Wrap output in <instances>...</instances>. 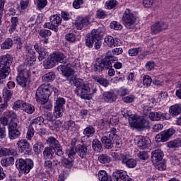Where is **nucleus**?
Instances as JSON below:
<instances>
[{"instance_id":"obj_1","label":"nucleus","mask_w":181,"mask_h":181,"mask_svg":"<svg viewBox=\"0 0 181 181\" xmlns=\"http://www.w3.org/2000/svg\"><path fill=\"white\" fill-rule=\"evenodd\" d=\"M52 94H54L56 97L54 98L55 106L54 115L56 118H60V117H63V114L64 112V104H66V99L59 97L60 91H59L58 88L53 86H50L49 83L41 84L36 91V101L38 104L45 105V104L49 101V98Z\"/></svg>"},{"instance_id":"obj_2","label":"nucleus","mask_w":181,"mask_h":181,"mask_svg":"<svg viewBox=\"0 0 181 181\" xmlns=\"http://www.w3.org/2000/svg\"><path fill=\"white\" fill-rule=\"evenodd\" d=\"M104 33L100 29H93L90 33L87 34L86 36V46L91 48L95 46V49L98 50L103 45V37Z\"/></svg>"},{"instance_id":"obj_3","label":"nucleus","mask_w":181,"mask_h":181,"mask_svg":"<svg viewBox=\"0 0 181 181\" xmlns=\"http://www.w3.org/2000/svg\"><path fill=\"white\" fill-rule=\"evenodd\" d=\"M122 115L124 117V118H127L129 119V125H130L131 128H136V129L149 128L148 120L144 119V117L132 115L131 111H127L126 112L123 113Z\"/></svg>"},{"instance_id":"obj_4","label":"nucleus","mask_w":181,"mask_h":181,"mask_svg":"<svg viewBox=\"0 0 181 181\" xmlns=\"http://www.w3.org/2000/svg\"><path fill=\"white\" fill-rule=\"evenodd\" d=\"M18 71L16 81L18 86L24 90H28L30 87V68L25 65H20L18 67Z\"/></svg>"},{"instance_id":"obj_5","label":"nucleus","mask_w":181,"mask_h":181,"mask_svg":"<svg viewBox=\"0 0 181 181\" xmlns=\"http://www.w3.org/2000/svg\"><path fill=\"white\" fill-rule=\"evenodd\" d=\"M117 132L118 130L115 127H112L110 129V132L107 133V136L101 137V142L103 144L106 149H112V148H114V144H116L117 147L121 146L119 136L117 134Z\"/></svg>"},{"instance_id":"obj_6","label":"nucleus","mask_w":181,"mask_h":181,"mask_svg":"<svg viewBox=\"0 0 181 181\" xmlns=\"http://www.w3.org/2000/svg\"><path fill=\"white\" fill-rule=\"evenodd\" d=\"M33 160L30 158H18L16 160V168L19 170L20 173L28 175L32 169H33Z\"/></svg>"},{"instance_id":"obj_7","label":"nucleus","mask_w":181,"mask_h":181,"mask_svg":"<svg viewBox=\"0 0 181 181\" xmlns=\"http://www.w3.org/2000/svg\"><path fill=\"white\" fill-rule=\"evenodd\" d=\"M25 54L26 56L25 61L21 66H25V67H33L36 64V52L35 49L31 46L30 44H26L24 47Z\"/></svg>"},{"instance_id":"obj_8","label":"nucleus","mask_w":181,"mask_h":181,"mask_svg":"<svg viewBox=\"0 0 181 181\" xmlns=\"http://www.w3.org/2000/svg\"><path fill=\"white\" fill-rule=\"evenodd\" d=\"M112 156L114 159H116V160H121L122 165H125V166L129 169H134V168L136 167V160L129 158L123 153H113Z\"/></svg>"},{"instance_id":"obj_9","label":"nucleus","mask_w":181,"mask_h":181,"mask_svg":"<svg viewBox=\"0 0 181 181\" xmlns=\"http://www.w3.org/2000/svg\"><path fill=\"white\" fill-rule=\"evenodd\" d=\"M47 144L49 146L48 148L53 149L57 156H63L64 155L63 147H62L60 142L54 136H49L47 140Z\"/></svg>"},{"instance_id":"obj_10","label":"nucleus","mask_w":181,"mask_h":181,"mask_svg":"<svg viewBox=\"0 0 181 181\" xmlns=\"http://www.w3.org/2000/svg\"><path fill=\"white\" fill-rule=\"evenodd\" d=\"M122 19L123 22L124 23V26L127 28V29H131L135 26V22H136V16L133 14L129 9L127 8L123 14Z\"/></svg>"},{"instance_id":"obj_11","label":"nucleus","mask_w":181,"mask_h":181,"mask_svg":"<svg viewBox=\"0 0 181 181\" xmlns=\"http://www.w3.org/2000/svg\"><path fill=\"white\" fill-rule=\"evenodd\" d=\"M10 139H18L21 136V132L18 129V120H11L8 127Z\"/></svg>"},{"instance_id":"obj_12","label":"nucleus","mask_w":181,"mask_h":181,"mask_svg":"<svg viewBox=\"0 0 181 181\" xmlns=\"http://www.w3.org/2000/svg\"><path fill=\"white\" fill-rule=\"evenodd\" d=\"M175 134H176V129H175L173 127H171L157 134L156 136V139H157L158 142H166L167 141H169L170 136H173Z\"/></svg>"},{"instance_id":"obj_13","label":"nucleus","mask_w":181,"mask_h":181,"mask_svg":"<svg viewBox=\"0 0 181 181\" xmlns=\"http://www.w3.org/2000/svg\"><path fill=\"white\" fill-rule=\"evenodd\" d=\"M74 93L78 97H80L83 100H87L90 94H91L90 85L87 83H83L79 88L75 89Z\"/></svg>"},{"instance_id":"obj_14","label":"nucleus","mask_w":181,"mask_h":181,"mask_svg":"<svg viewBox=\"0 0 181 181\" xmlns=\"http://www.w3.org/2000/svg\"><path fill=\"white\" fill-rule=\"evenodd\" d=\"M59 70L62 71L63 76L66 77L69 81L74 80V69L70 66V65H60Z\"/></svg>"},{"instance_id":"obj_15","label":"nucleus","mask_w":181,"mask_h":181,"mask_svg":"<svg viewBox=\"0 0 181 181\" xmlns=\"http://www.w3.org/2000/svg\"><path fill=\"white\" fill-rule=\"evenodd\" d=\"M100 62L103 66H105V70H108L112 67V63L118 62V57H115L112 54L107 52L105 57L100 59Z\"/></svg>"},{"instance_id":"obj_16","label":"nucleus","mask_w":181,"mask_h":181,"mask_svg":"<svg viewBox=\"0 0 181 181\" xmlns=\"http://www.w3.org/2000/svg\"><path fill=\"white\" fill-rule=\"evenodd\" d=\"M17 146L21 153H23L24 155H30V153H32V148L26 139L18 141Z\"/></svg>"},{"instance_id":"obj_17","label":"nucleus","mask_w":181,"mask_h":181,"mask_svg":"<svg viewBox=\"0 0 181 181\" xmlns=\"http://www.w3.org/2000/svg\"><path fill=\"white\" fill-rule=\"evenodd\" d=\"M168 28H169V25L168 23L163 21L157 22L151 25V33L153 35H157V33H160V32L166 30Z\"/></svg>"},{"instance_id":"obj_18","label":"nucleus","mask_w":181,"mask_h":181,"mask_svg":"<svg viewBox=\"0 0 181 181\" xmlns=\"http://www.w3.org/2000/svg\"><path fill=\"white\" fill-rule=\"evenodd\" d=\"M13 62V57L10 54L3 55L0 57V67L11 69V64Z\"/></svg>"},{"instance_id":"obj_19","label":"nucleus","mask_w":181,"mask_h":181,"mask_svg":"<svg viewBox=\"0 0 181 181\" xmlns=\"http://www.w3.org/2000/svg\"><path fill=\"white\" fill-rule=\"evenodd\" d=\"M34 49L37 53H38V60L39 62H42L43 59H46L47 56H49V52H47V49H46L45 47H42L39 46L38 43H35L34 45Z\"/></svg>"},{"instance_id":"obj_20","label":"nucleus","mask_w":181,"mask_h":181,"mask_svg":"<svg viewBox=\"0 0 181 181\" xmlns=\"http://www.w3.org/2000/svg\"><path fill=\"white\" fill-rule=\"evenodd\" d=\"M83 134L85 136H82L81 140V142H86V139H89L90 136H94V134H95V128L91 125H88L83 129Z\"/></svg>"},{"instance_id":"obj_21","label":"nucleus","mask_w":181,"mask_h":181,"mask_svg":"<svg viewBox=\"0 0 181 181\" xmlns=\"http://www.w3.org/2000/svg\"><path fill=\"white\" fill-rule=\"evenodd\" d=\"M103 100H104L105 103H114L117 101V95L112 90L103 92Z\"/></svg>"},{"instance_id":"obj_22","label":"nucleus","mask_w":181,"mask_h":181,"mask_svg":"<svg viewBox=\"0 0 181 181\" xmlns=\"http://www.w3.org/2000/svg\"><path fill=\"white\" fill-rule=\"evenodd\" d=\"M168 114L162 113L160 112H151L149 113V118L151 121H160V119H168Z\"/></svg>"},{"instance_id":"obj_23","label":"nucleus","mask_w":181,"mask_h":181,"mask_svg":"<svg viewBox=\"0 0 181 181\" xmlns=\"http://www.w3.org/2000/svg\"><path fill=\"white\" fill-rule=\"evenodd\" d=\"M127 175V171L122 170H117L113 173L110 181H124Z\"/></svg>"},{"instance_id":"obj_24","label":"nucleus","mask_w":181,"mask_h":181,"mask_svg":"<svg viewBox=\"0 0 181 181\" xmlns=\"http://www.w3.org/2000/svg\"><path fill=\"white\" fill-rule=\"evenodd\" d=\"M104 42L109 47H116V46H119L121 44V40L118 38H114L111 35H107L104 38Z\"/></svg>"},{"instance_id":"obj_25","label":"nucleus","mask_w":181,"mask_h":181,"mask_svg":"<svg viewBox=\"0 0 181 181\" xmlns=\"http://www.w3.org/2000/svg\"><path fill=\"white\" fill-rule=\"evenodd\" d=\"M165 154H163V151L162 150L158 148L154 150L151 153V159L153 163H158V162H160L162 159H163V156Z\"/></svg>"},{"instance_id":"obj_26","label":"nucleus","mask_w":181,"mask_h":181,"mask_svg":"<svg viewBox=\"0 0 181 181\" xmlns=\"http://www.w3.org/2000/svg\"><path fill=\"white\" fill-rule=\"evenodd\" d=\"M75 25L76 29L81 30L83 28H86V26L90 25V21H88V18H87L78 17L76 21Z\"/></svg>"},{"instance_id":"obj_27","label":"nucleus","mask_w":181,"mask_h":181,"mask_svg":"<svg viewBox=\"0 0 181 181\" xmlns=\"http://www.w3.org/2000/svg\"><path fill=\"white\" fill-rule=\"evenodd\" d=\"M76 153L81 158V159H86L87 155H88L87 146L84 144L78 145V147H76Z\"/></svg>"},{"instance_id":"obj_28","label":"nucleus","mask_w":181,"mask_h":181,"mask_svg":"<svg viewBox=\"0 0 181 181\" xmlns=\"http://www.w3.org/2000/svg\"><path fill=\"white\" fill-rule=\"evenodd\" d=\"M51 56H52L56 64L66 63V62H67V58H66L65 54L60 52H53Z\"/></svg>"},{"instance_id":"obj_29","label":"nucleus","mask_w":181,"mask_h":181,"mask_svg":"<svg viewBox=\"0 0 181 181\" xmlns=\"http://www.w3.org/2000/svg\"><path fill=\"white\" fill-rule=\"evenodd\" d=\"M92 78L94 80V81L98 83V84L103 87H108L110 86V81L101 76L94 75L92 76Z\"/></svg>"},{"instance_id":"obj_30","label":"nucleus","mask_w":181,"mask_h":181,"mask_svg":"<svg viewBox=\"0 0 181 181\" xmlns=\"http://www.w3.org/2000/svg\"><path fill=\"white\" fill-rule=\"evenodd\" d=\"M18 155V151L15 149H9L6 148H2L0 149V158H4V156H16Z\"/></svg>"},{"instance_id":"obj_31","label":"nucleus","mask_w":181,"mask_h":181,"mask_svg":"<svg viewBox=\"0 0 181 181\" xmlns=\"http://www.w3.org/2000/svg\"><path fill=\"white\" fill-rule=\"evenodd\" d=\"M170 114L172 117H175L177 115H181V103L180 104H175L170 107Z\"/></svg>"},{"instance_id":"obj_32","label":"nucleus","mask_w":181,"mask_h":181,"mask_svg":"<svg viewBox=\"0 0 181 181\" xmlns=\"http://www.w3.org/2000/svg\"><path fill=\"white\" fill-rule=\"evenodd\" d=\"M54 150L49 147H45L43 151V159L44 160L53 159V155H54Z\"/></svg>"},{"instance_id":"obj_33","label":"nucleus","mask_w":181,"mask_h":181,"mask_svg":"<svg viewBox=\"0 0 181 181\" xmlns=\"http://www.w3.org/2000/svg\"><path fill=\"white\" fill-rule=\"evenodd\" d=\"M74 162V158H66L65 157H62L61 159L62 166L66 168V169H70L73 166Z\"/></svg>"},{"instance_id":"obj_34","label":"nucleus","mask_w":181,"mask_h":181,"mask_svg":"<svg viewBox=\"0 0 181 181\" xmlns=\"http://www.w3.org/2000/svg\"><path fill=\"white\" fill-rule=\"evenodd\" d=\"M92 148L95 152L100 153L103 152V144L98 139H95L92 141Z\"/></svg>"},{"instance_id":"obj_35","label":"nucleus","mask_w":181,"mask_h":181,"mask_svg":"<svg viewBox=\"0 0 181 181\" xmlns=\"http://www.w3.org/2000/svg\"><path fill=\"white\" fill-rule=\"evenodd\" d=\"M137 145L141 149H146L149 146V139H146L144 136L139 138Z\"/></svg>"},{"instance_id":"obj_36","label":"nucleus","mask_w":181,"mask_h":181,"mask_svg":"<svg viewBox=\"0 0 181 181\" xmlns=\"http://www.w3.org/2000/svg\"><path fill=\"white\" fill-rule=\"evenodd\" d=\"M47 125H48L49 129L52 131H59L60 127H62V122L60 120H52Z\"/></svg>"},{"instance_id":"obj_37","label":"nucleus","mask_w":181,"mask_h":181,"mask_svg":"<svg viewBox=\"0 0 181 181\" xmlns=\"http://www.w3.org/2000/svg\"><path fill=\"white\" fill-rule=\"evenodd\" d=\"M143 81V85L142 83H138L137 86L139 87L140 88H142L144 87H149L151 84H152V78L149 76L148 75H144L142 79Z\"/></svg>"},{"instance_id":"obj_38","label":"nucleus","mask_w":181,"mask_h":181,"mask_svg":"<svg viewBox=\"0 0 181 181\" xmlns=\"http://www.w3.org/2000/svg\"><path fill=\"white\" fill-rule=\"evenodd\" d=\"M54 66H56V62L52 55H50L47 57L45 62H44V67L45 69H53Z\"/></svg>"},{"instance_id":"obj_39","label":"nucleus","mask_w":181,"mask_h":181,"mask_svg":"<svg viewBox=\"0 0 181 181\" xmlns=\"http://www.w3.org/2000/svg\"><path fill=\"white\" fill-rule=\"evenodd\" d=\"M103 70H105V66L100 62V59H98L93 65V71L95 73H101Z\"/></svg>"},{"instance_id":"obj_40","label":"nucleus","mask_w":181,"mask_h":181,"mask_svg":"<svg viewBox=\"0 0 181 181\" xmlns=\"http://www.w3.org/2000/svg\"><path fill=\"white\" fill-rule=\"evenodd\" d=\"M56 78V74L54 72H49L47 74H45L42 77V80L43 83H52L53 80Z\"/></svg>"},{"instance_id":"obj_41","label":"nucleus","mask_w":181,"mask_h":181,"mask_svg":"<svg viewBox=\"0 0 181 181\" xmlns=\"http://www.w3.org/2000/svg\"><path fill=\"white\" fill-rule=\"evenodd\" d=\"M12 46H13V40L12 38H6L1 44V49L2 50H8L11 49Z\"/></svg>"},{"instance_id":"obj_42","label":"nucleus","mask_w":181,"mask_h":181,"mask_svg":"<svg viewBox=\"0 0 181 181\" xmlns=\"http://www.w3.org/2000/svg\"><path fill=\"white\" fill-rule=\"evenodd\" d=\"M1 163L4 168H8L9 166H12V165L15 163V158H13V157L2 158L1 160Z\"/></svg>"},{"instance_id":"obj_43","label":"nucleus","mask_w":181,"mask_h":181,"mask_svg":"<svg viewBox=\"0 0 181 181\" xmlns=\"http://www.w3.org/2000/svg\"><path fill=\"white\" fill-rule=\"evenodd\" d=\"M42 118L44 119V124L47 125L49 122H52L54 119V114L52 112H45L42 115Z\"/></svg>"},{"instance_id":"obj_44","label":"nucleus","mask_w":181,"mask_h":181,"mask_svg":"<svg viewBox=\"0 0 181 181\" xmlns=\"http://www.w3.org/2000/svg\"><path fill=\"white\" fill-rule=\"evenodd\" d=\"M22 110L27 114H33V112H35V106L30 103H26L24 102Z\"/></svg>"},{"instance_id":"obj_45","label":"nucleus","mask_w":181,"mask_h":181,"mask_svg":"<svg viewBox=\"0 0 181 181\" xmlns=\"http://www.w3.org/2000/svg\"><path fill=\"white\" fill-rule=\"evenodd\" d=\"M45 145H43V143L40 141H37L33 146V151L35 155H39L40 153H42V151H43Z\"/></svg>"},{"instance_id":"obj_46","label":"nucleus","mask_w":181,"mask_h":181,"mask_svg":"<svg viewBox=\"0 0 181 181\" xmlns=\"http://www.w3.org/2000/svg\"><path fill=\"white\" fill-rule=\"evenodd\" d=\"M118 6V1L107 0L105 4V9H115Z\"/></svg>"},{"instance_id":"obj_47","label":"nucleus","mask_w":181,"mask_h":181,"mask_svg":"<svg viewBox=\"0 0 181 181\" xmlns=\"http://www.w3.org/2000/svg\"><path fill=\"white\" fill-rule=\"evenodd\" d=\"M28 23L30 28H32V26H35V25L36 26V25H39V23H40V17H39V16H33L30 17Z\"/></svg>"},{"instance_id":"obj_48","label":"nucleus","mask_w":181,"mask_h":181,"mask_svg":"<svg viewBox=\"0 0 181 181\" xmlns=\"http://www.w3.org/2000/svg\"><path fill=\"white\" fill-rule=\"evenodd\" d=\"M11 25L9 29L10 33H12L13 32H15L16 30V27L18 26V23L19 22V19L18 17H12L11 18Z\"/></svg>"},{"instance_id":"obj_49","label":"nucleus","mask_w":181,"mask_h":181,"mask_svg":"<svg viewBox=\"0 0 181 181\" xmlns=\"http://www.w3.org/2000/svg\"><path fill=\"white\" fill-rule=\"evenodd\" d=\"M98 160L103 164L110 163V162H111V157L107 154H100L98 156Z\"/></svg>"},{"instance_id":"obj_50","label":"nucleus","mask_w":181,"mask_h":181,"mask_svg":"<svg viewBox=\"0 0 181 181\" xmlns=\"http://www.w3.org/2000/svg\"><path fill=\"white\" fill-rule=\"evenodd\" d=\"M11 68L0 67V80H4L6 77L9 76Z\"/></svg>"},{"instance_id":"obj_51","label":"nucleus","mask_w":181,"mask_h":181,"mask_svg":"<svg viewBox=\"0 0 181 181\" xmlns=\"http://www.w3.org/2000/svg\"><path fill=\"white\" fill-rule=\"evenodd\" d=\"M168 148H180L181 146V139L178 138L175 140L170 141L168 143Z\"/></svg>"},{"instance_id":"obj_52","label":"nucleus","mask_w":181,"mask_h":181,"mask_svg":"<svg viewBox=\"0 0 181 181\" xmlns=\"http://www.w3.org/2000/svg\"><path fill=\"white\" fill-rule=\"evenodd\" d=\"M50 22H52L55 26H59V25H62V18L58 15L51 16Z\"/></svg>"},{"instance_id":"obj_53","label":"nucleus","mask_w":181,"mask_h":181,"mask_svg":"<svg viewBox=\"0 0 181 181\" xmlns=\"http://www.w3.org/2000/svg\"><path fill=\"white\" fill-rule=\"evenodd\" d=\"M4 115L7 118H10L11 121H16V119L18 118V115H16V113L13 112V110H8L5 112Z\"/></svg>"},{"instance_id":"obj_54","label":"nucleus","mask_w":181,"mask_h":181,"mask_svg":"<svg viewBox=\"0 0 181 181\" xmlns=\"http://www.w3.org/2000/svg\"><path fill=\"white\" fill-rule=\"evenodd\" d=\"M141 52H142V48L136 47V48H132L129 49L128 53H129V56L134 57V56H138V54L141 53Z\"/></svg>"},{"instance_id":"obj_55","label":"nucleus","mask_w":181,"mask_h":181,"mask_svg":"<svg viewBox=\"0 0 181 181\" xmlns=\"http://www.w3.org/2000/svg\"><path fill=\"white\" fill-rule=\"evenodd\" d=\"M42 124H45V119H43V117L42 116L36 117L32 119L30 122L31 125H42Z\"/></svg>"},{"instance_id":"obj_56","label":"nucleus","mask_w":181,"mask_h":181,"mask_svg":"<svg viewBox=\"0 0 181 181\" xmlns=\"http://www.w3.org/2000/svg\"><path fill=\"white\" fill-rule=\"evenodd\" d=\"M3 97H4L5 100H11L12 98V90L11 89H8L6 88H4L3 89Z\"/></svg>"},{"instance_id":"obj_57","label":"nucleus","mask_w":181,"mask_h":181,"mask_svg":"<svg viewBox=\"0 0 181 181\" xmlns=\"http://www.w3.org/2000/svg\"><path fill=\"white\" fill-rule=\"evenodd\" d=\"M66 153L68 155L69 158H74V155L77 153V147H70L66 150Z\"/></svg>"},{"instance_id":"obj_58","label":"nucleus","mask_w":181,"mask_h":181,"mask_svg":"<svg viewBox=\"0 0 181 181\" xmlns=\"http://www.w3.org/2000/svg\"><path fill=\"white\" fill-rule=\"evenodd\" d=\"M76 37H77L73 33H69L65 35V39L67 40V42H69V43H74Z\"/></svg>"},{"instance_id":"obj_59","label":"nucleus","mask_w":181,"mask_h":181,"mask_svg":"<svg viewBox=\"0 0 181 181\" xmlns=\"http://www.w3.org/2000/svg\"><path fill=\"white\" fill-rule=\"evenodd\" d=\"M98 180L100 181H108V174L105 170H101L99 172Z\"/></svg>"},{"instance_id":"obj_60","label":"nucleus","mask_w":181,"mask_h":181,"mask_svg":"<svg viewBox=\"0 0 181 181\" xmlns=\"http://www.w3.org/2000/svg\"><path fill=\"white\" fill-rule=\"evenodd\" d=\"M44 28L46 29H51V30H54V32H58L59 31V26L54 25L52 22L46 23L44 25Z\"/></svg>"},{"instance_id":"obj_61","label":"nucleus","mask_w":181,"mask_h":181,"mask_svg":"<svg viewBox=\"0 0 181 181\" xmlns=\"http://www.w3.org/2000/svg\"><path fill=\"white\" fill-rule=\"evenodd\" d=\"M39 35L41 37H49V36H52V31L50 30L42 29L40 30Z\"/></svg>"},{"instance_id":"obj_62","label":"nucleus","mask_w":181,"mask_h":181,"mask_svg":"<svg viewBox=\"0 0 181 181\" xmlns=\"http://www.w3.org/2000/svg\"><path fill=\"white\" fill-rule=\"evenodd\" d=\"M72 81L74 83V86H75L76 88H80L84 84L83 79L76 78V76H74V80Z\"/></svg>"},{"instance_id":"obj_63","label":"nucleus","mask_w":181,"mask_h":181,"mask_svg":"<svg viewBox=\"0 0 181 181\" xmlns=\"http://www.w3.org/2000/svg\"><path fill=\"white\" fill-rule=\"evenodd\" d=\"M111 29H115V30H121L122 29V25L117 21H112L110 25Z\"/></svg>"},{"instance_id":"obj_64","label":"nucleus","mask_w":181,"mask_h":181,"mask_svg":"<svg viewBox=\"0 0 181 181\" xmlns=\"http://www.w3.org/2000/svg\"><path fill=\"white\" fill-rule=\"evenodd\" d=\"M47 6V0H37V7L38 9H44Z\"/></svg>"}]
</instances>
